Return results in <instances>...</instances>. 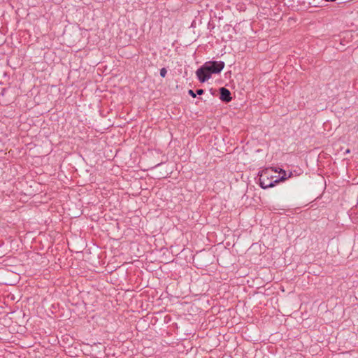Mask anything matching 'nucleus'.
I'll list each match as a JSON object with an SVG mask.
<instances>
[{
    "label": "nucleus",
    "mask_w": 358,
    "mask_h": 358,
    "mask_svg": "<svg viewBox=\"0 0 358 358\" xmlns=\"http://www.w3.org/2000/svg\"><path fill=\"white\" fill-rule=\"evenodd\" d=\"M224 66L222 61H209L196 70V75L201 83H204L211 78L212 74L220 73Z\"/></svg>",
    "instance_id": "obj_2"
},
{
    "label": "nucleus",
    "mask_w": 358,
    "mask_h": 358,
    "mask_svg": "<svg viewBox=\"0 0 358 358\" xmlns=\"http://www.w3.org/2000/svg\"><path fill=\"white\" fill-rule=\"evenodd\" d=\"M203 93V90L202 89H199L196 91V94L199 95H201Z\"/></svg>",
    "instance_id": "obj_6"
},
{
    "label": "nucleus",
    "mask_w": 358,
    "mask_h": 358,
    "mask_svg": "<svg viewBox=\"0 0 358 358\" xmlns=\"http://www.w3.org/2000/svg\"><path fill=\"white\" fill-rule=\"evenodd\" d=\"M286 179L285 171L280 169L267 168L259 173V184L263 189L272 187Z\"/></svg>",
    "instance_id": "obj_1"
},
{
    "label": "nucleus",
    "mask_w": 358,
    "mask_h": 358,
    "mask_svg": "<svg viewBox=\"0 0 358 358\" xmlns=\"http://www.w3.org/2000/svg\"><path fill=\"white\" fill-rule=\"evenodd\" d=\"M166 69L165 68H162L161 70H160V76L163 78H164L166 75Z\"/></svg>",
    "instance_id": "obj_4"
},
{
    "label": "nucleus",
    "mask_w": 358,
    "mask_h": 358,
    "mask_svg": "<svg viewBox=\"0 0 358 358\" xmlns=\"http://www.w3.org/2000/svg\"><path fill=\"white\" fill-rule=\"evenodd\" d=\"M220 99L223 101L229 102L231 100V93L229 90L221 87L220 90Z\"/></svg>",
    "instance_id": "obj_3"
},
{
    "label": "nucleus",
    "mask_w": 358,
    "mask_h": 358,
    "mask_svg": "<svg viewBox=\"0 0 358 358\" xmlns=\"http://www.w3.org/2000/svg\"><path fill=\"white\" fill-rule=\"evenodd\" d=\"M188 94H189L190 96H192L193 98H195V97H196V94H195V93L194 92V91H193V90H189L188 91Z\"/></svg>",
    "instance_id": "obj_5"
}]
</instances>
